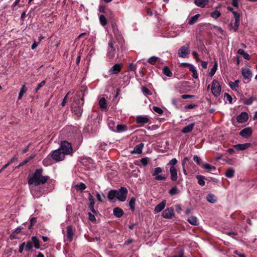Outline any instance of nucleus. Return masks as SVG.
Segmentation results:
<instances>
[{"mask_svg": "<svg viewBox=\"0 0 257 257\" xmlns=\"http://www.w3.org/2000/svg\"><path fill=\"white\" fill-rule=\"evenodd\" d=\"M241 74L244 79L250 80L252 76L251 71L247 68H242L241 70Z\"/></svg>", "mask_w": 257, "mask_h": 257, "instance_id": "obj_15", "label": "nucleus"}, {"mask_svg": "<svg viewBox=\"0 0 257 257\" xmlns=\"http://www.w3.org/2000/svg\"><path fill=\"white\" fill-rule=\"evenodd\" d=\"M59 149L65 156L70 155L72 153L73 149L71 144L67 141H64L61 142V146Z\"/></svg>", "mask_w": 257, "mask_h": 257, "instance_id": "obj_3", "label": "nucleus"}, {"mask_svg": "<svg viewBox=\"0 0 257 257\" xmlns=\"http://www.w3.org/2000/svg\"><path fill=\"white\" fill-rule=\"evenodd\" d=\"M252 133V130L250 127H248L243 128L239 132V135L243 138L249 137Z\"/></svg>", "mask_w": 257, "mask_h": 257, "instance_id": "obj_12", "label": "nucleus"}, {"mask_svg": "<svg viewBox=\"0 0 257 257\" xmlns=\"http://www.w3.org/2000/svg\"><path fill=\"white\" fill-rule=\"evenodd\" d=\"M206 200L211 203H214L217 200L216 196L212 194H208L206 197Z\"/></svg>", "mask_w": 257, "mask_h": 257, "instance_id": "obj_31", "label": "nucleus"}, {"mask_svg": "<svg viewBox=\"0 0 257 257\" xmlns=\"http://www.w3.org/2000/svg\"><path fill=\"white\" fill-rule=\"evenodd\" d=\"M71 94V91H69L67 94L65 96V97H64L63 100H62V102L61 103V105L62 106H64L66 103V101H67V99L68 98V97L69 96V95Z\"/></svg>", "mask_w": 257, "mask_h": 257, "instance_id": "obj_49", "label": "nucleus"}, {"mask_svg": "<svg viewBox=\"0 0 257 257\" xmlns=\"http://www.w3.org/2000/svg\"><path fill=\"white\" fill-rule=\"evenodd\" d=\"M196 178L198 180V184L203 186L205 185L204 177L201 175H197Z\"/></svg>", "mask_w": 257, "mask_h": 257, "instance_id": "obj_41", "label": "nucleus"}, {"mask_svg": "<svg viewBox=\"0 0 257 257\" xmlns=\"http://www.w3.org/2000/svg\"><path fill=\"white\" fill-rule=\"evenodd\" d=\"M172 257H186L184 255V250L181 249L177 254L173 255Z\"/></svg>", "mask_w": 257, "mask_h": 257, "instance_id": "obj_55", "label": "nucleus"}, {"mask_svg": "<svg viewBox=\"0 0 257 257\" xmlns=\"http://www.w3.org/2000/svg\"><path fill=\"white\" fill-rule=\"evenodd\" d=\"M220 15L221 13L218 10L214 11L210 14V16L214 19H217L220 16Z\"/></svg>", "mask_w": 257, "mask_h": 257, "instance_id": "obj_43", "label": "nucleus"}, {"mask_svg": "<svg viewBox=\"0 0 257 257\" xmlns=\"http://www.w3.org/2000/svg\"><path fill=\"white\" fill-rule=\"evenodd\" d=\"M158 59V57L156 56H152L148 59V61L150 64L154 65L156 63Z\"/></svg>", "mask_w": 257, "mask_h": 257, "instance_id": "obj_45", "label": "nucleus"}, {"mask_svg": "<svg viewBox=\"0 0 257 257\" xmlns=\"http://www.w3.org/2000/svg\"><path fill=\"white\" fill-rule=\"evenodd\" d=\"M234 169L233 168H229L226 170L225 175L226 177L231 178L234 176Z\"/></svg>", "mask_w": 257, "mask_h": 257, "instance_id": "obj_25", "label": "nucleus"}, {"mask_svg": "<svg viewBox=\"0 0 257 257\" xmlns=\"http://www.w3.org/2000/svg\"><path fill=\"white\" fill-rule=\"evenodd\" d=\"M26 91H27V88H26L25 85H24L21 87L20 91L19 93L18 99H21L22 98L23 96L24 95V93H25Z\"/></svg>", "mask_w": 257, "mask_h": 257, "instance_id": "obj_40", "label": "nucleus"}, {"mask_svg": "<svg viewBox=\"0 0 257 257\" xmlns=\"http://www.w3.org/2000/svg\"><path fill=\"white\" fill-rule=\"evenodd\" d=\"M248 119V115L246 112H242L237 116L236 120L239 123H243L247 121Z\"/></svg>", "mask_w": 257, "mask_h": 257, "instance_id": "obj_9", "label": "nucleus"}, {"mask_svg": "<svg viewBox=\"0 0 257 257\" xmlns=\"http://www.w3.org/2000/svg\"><path fill=\"white\" fill-rule=\"evenodd\" d=\"M65 155L61 151V149H57L51 154V158L55 161L58 162L62 161L65 158Z\"/></svg>", "mask_w": 257, "mask_h": 257, "instance_id": "obj_7", "label": "nucleus"}, {"mask_svg": "<svg viewBox=\"0 0 257 257\" xmlns=\"http://www.w3.org/2000/svg\"><path fill=\"white\" fill-rule=\"evenodd\" d=\"M239 80H236L234 82L230 81L228 84L232 90L237 91V88L239 87Z\"/></svg>", "mask_w": 257, "mask_h": 257, "instance_id": "obj_22", "label": "nucleus"}, {"mask_svg": "<svg viewBox=\"0 0 257 257\" xmlns=\"http://www.w3.org/2000/svg\"><path fill=\"white\" fill-rule=\"evenodd\" d=\"M144 147V144L143 143H141L139 145L136 146L134 148L133 153H135L137 154H140L142 153L143 148Z\"/></svg>", "mask_w": 257, "mask_h": 257, "instance_id": "obj_28", "label": "nucleus"}, {"mask_svg": "<svg viewBox=\"0 0 257 257\" xmlns=\"http://www.w3.org/2000/svg\"><path fill=\"white\" fill-rule=\"evenodd\" d=\"M200 15L199 14H196L193 17H192L190 20H189L188 24L189 25H192L195 24L198 20V18L200 17Z\"/></svg>", "mask_w": 257, "mask_h": 257, "instance_id": "obj_30", "label": "nucleus"}, {"mask_svg": "<svg viewBox=\"0 0 257 257\" xmlns=\"http://www.w3.org/2000/svg\"><path fill=\"white\" fill-rule=\"evenodd\" d=\"M67 233H66V237L67 239L69 240V241H71L73 239L74 234V229L71 225H69L67 226Z\"/></svg>", "mask_w": 257, "mask_h": 257, "instance_id": "obj_14", "label": "nucleus"}, {"mask_svg": "<svg viewBox=\"0 0 257 257\" xmlns=\"http://www.w3.org/2000/svg\"><path fill=\"white\" fill-rule=\"evenodd\" d=\"M202 167L203 169L208 170L209 171H213L216 170V167L215 166H211L207 163L202 164Z\"/></svg>", "mask_w": 257, "mask_h": 257, "instance_id": "obj_34", "label": "nucleus"}, {"mask_svg": "<svg viewBox=\"0 0 257 257\" xmlns=\"http://www.w3.org/2000/svg\"><path fill=\"white\" fill-rule=\"evenodd\" d=\"M163 171V169L161 167L155 168L152 173L153 176L155 177V179L157 181H164L166 180L167 177L165 175L161 174Z\"/></svg>", "mask_w": 257, "mask_h": 257, "instance_id": "obj_6", "label": "nucleus"}, {"mask_svg": "<svg viewBox=\"0 0 257 257\" xmlns=\"http://www.w3.org/2000/svg\"><path fill=\"white\" fill-rule=\"evenodd\" d=\"M127 193V189L124 187H121L117 190H110L107 193V197L110 201L117 199L120 202H124L126 199Z\"/></svg>", "mask_w": 257, "mask_h": 257, "instance_id": "obj_1", "label": "nucleus"}, {"mask_svg": "<svg viewBox=\"0 0 257 257\" xmlns=\"http://www.w3.org/2000/svg\"><path fill=\"white\" fill-rule=\"evenodd\" d=\"M30 161V159H26L25 160H24L23 162H22V163H21L18 166H17V168H20L21 167L26 165L27 163H28Z\"/></svg>", "mask_w": 257, "mask_h": 257, "instance_id": "obj_64", "label": "nucleus"}, {"mask_svg": "<svg viewBox=\"0 0 257 257\" xmlns=\"http://www.w3.org/2000/svg\"><path fill=\"white\" fill-rule=\"evenodd\" d=\"M217 67H218L217 62L216 61H215L214 62L213 66L211 69V70L209 73L208 75L210 77H211L214 75V74L215 73V72L217 69Z\"/></svg>", "mask_w": 257, "mask_h": 257, "instance_id": "obj_33", "label": "nucleus"}, {"mask_svg": "<svg viewBox=\"0 0 257 257\" xmlns=\"http://www.w3.org/2000/svg\"><path fill=\"white\" fill-rule=\"evenodd\" d=\"M88 198V200H89V207L91 211L93 213L96 214V211H95V210L94 208V204H95L94 199L93 198V197H92V196L91 195V194L90 193L89 194Z\"/></svg>", "mask_w": 257, "mask_h": 257, "instance_id": "obj_18", "label": "nucleus"}, {"mask_svg": "<svg viewBox=\"0 0 257 257\" xmlns=\"http://www.w3.org/2000/svg\"><path fill=\"white\" fill-rule=\"evenodd\" d=\"M136 199L135 197H132L129 201L128 205L132 211H134L135 208Z\"/></svg>", "mask_w": 257, "mask_h": 257, "instance_id": "obj_35", "label": "nucleus"}, {"mask_svg": "<svg viewBox=\"0 0 257 257\" xmlns=\"http://www.w3.org/2000/svg\"><path fill=\"white\" fill-rule=\"evenodd\" d=\"M163 73L168 77H171L172 73L167 66H165L163 70Z\"/></svg>", "mask_w": 257, "mask_h": 257, "instance_id": "obj_38", "label": "nucleus"}, {"mask_svg": "<svg viewBox=\"0 0 257 257\" xmlns=\"http://www.w3.org/2000/svg\"><path fill=\"white\" fill-rule=\"evenodd\" d=\"M107 124L109 128L112 131H115V123L114 120L111 119V118L109 117L107 119Z\"/></svg>", "mask_w": 257, "mask_h": 257, "instance_id": "obj_26", "label": "nucleus"}, {"mask_svg": "<svg viewBox=\"0 0 257 257\" xmlns=\"http://www.w3.org/2000/svg\"><path fill=\"white\" fill-rule=\"evenodd\" d=\"M179 191L176 186H174L170 189L169 191V193L171 196H174L178 194Z\"/></svg>", "mask_w": 257, "mask_h": 257, "instance_id": "obj_37", "label": "nucleus"}, {"mask_svg": "<svg viewBox=\"0 0 257 257\" xmlns=\"http://www.w3.org/2000/svg\"><path fill=\"white\" fill-rule=\"evenodd\" d=\"M209 0H194V4L198 7L200 8H204Z\"/></svg>", "mask_w": 257, "mask_h": 257, "instance_id": "obj_23", "label": "nucleus"}, {"mask_svg": "<svg viewBox=\"0 0 257 257\" xmlns=\"http://www.w3.org/2000/svg\"><path fill=\"white\" fill-rule=\"evenodd\" d=\"M166 201L163 200L161 203L158 204L154 209L155 213H159L162 211L166 206Z\"/></svg>", "mask_w": 257, "mask_h": 257, "instance_id": "obj_19", "label": "nucleus"}, {"mask_svg": "<svg viewBox=\"0 0 257 257\" xmlns=\"http://www.w3.org/2000/svg\"><path fill=\"white\" fill-rule=\"evenodd\" d=\"M121 69V66L119 64H115L113 65L110 69L109 73L110 74H117Z\"/></svg>", "mask_w": 257, "mask_h": 257, "instance_id": "obj_21", "label": "nucleus"}, {"mask_svg": "<svg viewBox=\"0 0 257 257\" xmlns=\"http://www.w3.org/2000/svg\"><path fill=\"white\" fill-rule=\"evenodd\" d=\"M178 55L181 58L188 57L190 53L189 45L188 44H186L185 45L181 47L178 50Z\"/></svg>", "mask_w": 257, "mask_h": 257, "instance_id": "obj_8", "label": "nucleus"}, {"mask_svg": "<svg viewBox=\"0 0 257 257\" xmlns=\"http://www.w3.org/2000/svg\"><path fill=\"white\" fill-rule=\"evenodd\" d=\"M113 215L116 217L119 218L123 214V212L121 209L119 207H115L113 210Z\"/></svg>", "mask_w": 257, "mask_h": 257, "instance_id": "obj_24", "label": "nucleus"}, {"mask_svg": "<svg viewBox=\"0 0 257 257\" xmlns=\"http://www.w3.org/2000/svg\"><path fill=\"white\" fill-rule=\"evenodd\" d=\"M36 221H37V218H36L33 217V218H32L31 219V220H30V224L29 227V228L30 229L33 228V226L36 222Z\"/></svg>", "mask_w": 257, "mask_h": 257, "instance_id": "obj_51", "label": "nucleus"}, {"mask_svg": "<svg viewBox=\"0 0 257 257\" xmlns=\"http://www.w3.org/2000/svg\"><path fill=\"white\" fill-rule=\"evenodd\" d=\"M25 245V242H23L22 243H21L19 245V252L20 253H22L23 252V251L24 250V248Z\"/></svg>", "mask_w": 257, "mask_h": 257, "instance_id": "obj_60", "label": "nucleus"}, {"mask_svg": "<svg viewBox=\"0 0 257 257\" xmlns=\"http://www.w3.org/2000/svg\"><path fill=\"white\" fill-rule=\"evenodd\" d=\"M99 104L100 108L105 109L107 107L106 100L104 97H102L99 101Z\"/></svg>", "mask_w": 257, "mask_h": 257, "instance_id": "obj_36", "label": "nucleus"}, {"mask_svg": "<svg viewBox=\"0 0 257 257\" xmlns=\"http://www.w3.org/2000/svg\"><path fill=\"white\" fill-rule=\"evenodd\" d=\"M193 160L199 165L201 163V160L196 155L193 157Z\"/></svg>", "mask_w": 257, "mask_h": 257, "instance_id": "obj_54", "label": "nucleus"}, {"mask_svg": "<svg viewBox=\"0 0 257 257\" xmlns=\"http://www.w3.org/2000/svg\"><path fill=\"white\" fill-rule=\"evenodd\" d=\"M195 124V122H192L189 124L187 126L183 127V128L181 130V132L183 134H187L191 132L193 130Z\"/></svg>", "mask_w": 257, "mask_h": 257, "instance_id": "obj_20", "label": "nucleus"}, {"mask_svg": "<svg viewBox=\"0 0 257 257\" xmlns=\"http://www.w3.org/2000/svg\"><path fill=\"white\" fill-rule=\"evenodd\" d=\"M141 162L143 165L147 166L149 163V159L148 158H143L141 159Z\"/></svg>", "mask_w": 257, "mask_h": 257, "instance_id": "obj_53", "label": "nucleus"}, {"mask_svg": "<svg viewBox=\"0 0 257 257\" xmlns=\"http://www.w3.org/2000/svg\"><path fill=\"white\" fill-rule=\"evenodd\" d=\"M79 103L78 104H74V106L72 107V111L75 115V116L79 118L81 116L83 112L82 106L83 105V99L81 100H78Z\"/></svg>", "mask_w": 257, "mask_h": 257, "instance_id": "obj_4", "label": "nucleus"}, {"mask_svg": "<svg viewBox=\"0 0 257 257\" xmlns=\"http://www.w3.org/2000/svg\"><path fill=\"white\" fill-rule=\"evenodd\" d=\"M250 146V143H247L242 144L234 145L233 148L237 151H243L248 149Z\"/></svg>", "mask_w": 257, "mask_h": 257, "instance_id": "obj_16", "label": "nucleus"}, {"mask_svg": "<svg viewBox=\"0 0 257 257\" xmlns=\"http://www.w3.org/2000/svg\"><path fill=\"white\" fill-rule=\"evenodd\" d=\"M99 21L101 25L103 26H105L107 24V20L104 15H100L99 17Z\"/></svg>", "mask_w": 257, "mask_h": 257, "instance_id": "obj_42", "label": "nucleus"}, {"mask_svg": "<svg viewBox=\"0 0 257 257\" xmlns=\"http://www.w3.org/2000/svg\"><path fill=\"white\" fill-rule=\"evenodd\" d=\"M45 84V81L43 80L39 83L36 88V91H38Z\"/></svg>", "mask_w": 257, "mask_h": 257, "instance_id": "obj_56", "label": "nucleus"}, {"mask_svg": "<svg viewBox=\"0 0 257 257\" xmlns=\"http://www.w3.org/2000/svg\"><path fill=\"white\" fill-rule=\"evenodd\" d=\"M142 91L145 95H151V93L150 90L146 87H142Z\"/></svg>", "mask_w": 257, "mask_h": 257, "instance_id": "obj_50", "label": "nucleus"}, {"mask_svg": "<svg viewBox=\"0 0 257 257\" xmlns=\"http://www.w3.org/2000/svg\"><path fill=\"white\" fill-rule=\"evenodd\" d=\"M32 241L34 243V247L37 249L40 248V242L39 239L35 236H33L31 238Z\"/></svg>", "mask_w": 257, "mask_h": 257, "instance_id": "obj_29", "label": "nucleus"}, {"mask_svg": "<svg viewBox=\"0 0 257 257\" xmlns=\"http://www.w3.org/2000/svg\"><path fill=\"white\" fill-rule=\"evenodd\" d=\"M42 169L41 168L37 169L33 174L32 176L31 177H29V184L38 186L39 185L45 183L49 179V177L48 176H42Z\"/></svg>", "mask_w": 257, "mask_h": 257, "instance_id": "obj_2", "label": "nucleus"}, {"mask_svg": "<svg viewBox=\"0 0 257 257\" xmlns=\"http://www.w3.org/2000/svg\"><path fill=\"white\" fill-rule=\"evenodd\" d=\"M253 102V99L250 97L248 99L244 100V103L246 105H250Z\"/></svg>", "mask_w": 257, "mask_h": 257, "instance_id": "obj_57", "label": "nucleus"}, {"mask_svg": "<svg viewBox=\"0 0 257 257\" xmlns=\"http://www.w3.org/2000/svg\"><path fill=\"white\" fill-rule=\"evenodd\" d=\"M150 120V117L148 115H141L136 117V122L138 124L147 123Z\"/></svg>", "mask_w": 257, "mask_h": 257, "instance_id": "obj_10", "label": "nucleus"}, {"mask_svg": "<svg viewBox=\"0 0 257 257\" xmlns=\"http://www.w3.org/2000/svg\"><path fill=\"white\" fill-rule=\"evenodd\" d=\"M153 109L155 112H156L159 114H162L163 113V109L162 108H161L160 107L153 106Z\"/></svg>", "mask_w": 257, "mask_h": 257, "instance_id": "obj_46", "label": "nucleus"}, {"mask_svg": "<svg viewBox=\"0 0 257 257\" xmlns=\"http://www.w3.org/2000/svg\"><path fill=\"white\" fill-rule=\"evenodd\" d=\"M237 53L242 55L243 57L246 60H249L250 58L249 54L245 52L243 49H238L237 51Z\"/></svg>", "mask_w": 257, "mask_h": 257, "instance_id": "obj_27", "label": "nucleus"}, {"mask_svg": "<svg viewBox=\"0 0 257 257\" xmlns=\"http://www.w3.org/2000/svg\"><path fill=\"white\" fill-rule=\"evenodd\" d=\"M233 15L235 21H240V14L235 12H233Z\"/></svg>", "mask_w": 257, "mask_h": 257, "instance_id": "obj_52", "label": "nucleus"}, {"mask_svg": "<svg viewBox=\"0 0 257 257\" xmlns=\"http://www.w3.org/2000/svg\"><path fill=\"white\" fill-rule=\"evenodd\" d=\"M170 173V179L172 181H175L177 180L178 176H177V169L174 166H171L170 167L169 170Z\"/></svg>", "mask_w": 257, "mask_h": 257, "instance_id": "obj_17", "label": "nucleus"}, {"mask_svg": "<svg viewBox=\"0 0 257 257\" xmlns=\"http://www.w3.org/2000/svg\"><path fill=\"white\" fill-rule=\"evenodd\" d=\"M232 1V5L236 8H238L239 6V0H231Z\"/></svg>", "mask_w": 257, "mask_h": 257, "instance_id": "obj_59", "label": "nucleus"}, {"mask_svg": "<svg viewBox=\"0 0 257 257\" xmlns=\"http://www.w3.org/2000/svg\"><path fill=\"white\" fill-rule=\"evenodd\" d=\"M115 54V49L113 47V42L111 41H109L108 43V47L107 50V55L108 56L112 58L114 57Z\"/></svg>", "mask_w": 257, "mask_h": 257, "instance_id": "obj_13", "label": "nucleus"}, {"mask_svg": "<svg viewBox=\"0 0 257 257\" xmlns=\"http://www.w3.org/2000/svg\"><path fill=\"white\" fill-rule=\"evenodd\" d=\"M194 97V95H188V94H183L181 96V97L183 98V99H189V98H193Z\"/></svg>", "mask_w": 257, "mask_h": 257, "instance_id": "obj_63", "label": "nucleus"}, {"mask_svg": "<svg viewBox=\"0 0 257 257\" xmlns=\"http://www.w3.org/2000/svg\"><path fill=\"white\" fill-rule=\"evenodd\" d=\"M89 219L91 221H95L96 218L94 215L92 214L91 213L89 212L88 213Z\"/></svg>", "mask_w": 257, "mask_h": 257, "instance_id": "obj_61", "label": "nucleus"}, {"mask_svg": "<svg viewBox=\"0 0 257 257\" xmlns=\"http://www.w3.org/2000/svg\"><path fill=\"white\" fill-rule=\"evenodd\" d=\"M174 215V208H168L164 210L162 213V216L165 218H171Z\"/></svg>", "mask_w": 257, "mask_h": 257, "instance_id": "obj_11", "label": "nucleus"}, {"mask_svg": "<svg viewBox=\"0 0 257 257\" xmlns=\"http://www.w3.org/2000/svg\"><path fill=\"white\" fill-rule=\"evenodd\" d=\"M25 250L30 251L32 249L33 246L31 241H28L26 243L25 242Z\"/></svg>", "mask_w": 257, "mask_h": 257, "instance_id": "obj_44", "label": "nucleus"}, {"mask_svg": "<svg viewBox=\"0 0 257 257\" xmlns=\"http://www.w3.org/2000/svg\"><path fill=\"white\" fill-rule=\"evenodd\" d=\"M178 162L176 158L171 159L167 164V166H174Z\"/></svg>", "mask_w": 257, "mask_h": 257, "instance_id": "obj_48", "label": "nucleus"}, {"mask_svg": "<svg viewBox=\"0 0 257 257\" xmlns=\"http://www.w3.org/2000/svg\"><path fill=\"white\" fill-rule=\"evenodd\" d=\"M239 25V21H235L234 22L233 30L235 32L237 31L238 28V26Z\"/></svg>", "mask_w": 257, "mask_h": 257, "instance_id": "obj_62", "label": "nucleus"}, {"mask_svg": "<svg viewBox=\"0 0 257 257\" xmlns=\"http://www.w3.org/2000/svg\"><path fill=\"white\" fill-rule=\"evenodd\" d=\"M221 90V86L218 81L214 79L212 82L211 91L212 94L215 97H218L220 95Z\"/></svg>", "mask_w": 257, "mask_h": 257, "instance_id": "obj_5", "label": "nucleus"}, {"mask_svg": "<svg viewBox=\"0 0 257 257\" xmlns=\"http://www.w3.org/2000/svg\"><path fill=\"white\" fill-rule=\"evenodd\" d=\"M125 126L122 124H117L115 128V132L119 133L126 130Z\"/></svg>", "mask_w": 257, "mask_h": 257, "instance_id": "obj_39", "label": "nucleus"}, {"mask_svg": "<svg viewBox=\"0 0 257 257\" xmlns=\"http://www.w3.org/2000/svg\"><path fill=\"white\" fill-rule=\"evenodd\" d=\"M187 221L192 225H196L198 224L197 218L194 216H191L187 219Z\"/></svg>", "mask_w": 257, "mask_h": 257, "instance_id": "obj_32", "label": "nucleus"}, {"mask_svg": "<svg viewBox=\"0 0 257 257\" xmlns=\"http://www.w3.org/2000/svg\"><path fill=\"white\" fill-rule=\"evenodd\" d=\"M224 97L230 103L232 102V97H231V96L228 93H225L224 94Z\"/></svg>", "mask_w": 257, "mask_h": 257, "instance_id": "obj_58", "label": "nucleus"}, {"mask_svg": "<svg viewBox=\"0 0 257 257\" xmlns=\"http://www.w3.org/2000/svg\"><path fill=\"white\" fill-rule=\"evenodd\" d=\"M76 187L77 190L81 191L85 190L86 188V185L83 183H81L79 185H77Z\"/></svg>", "mask_w": 257, "mask_h": 257, "instance_id": "obj_47", "label": "nucleus"}]
</instances>
